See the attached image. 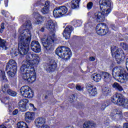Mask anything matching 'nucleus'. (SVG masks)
<instances>
[{
    "label": "nucleus",
    "instance_id": "nucleus-1",
    "mask_svg": "<svg viewBox=\"0 0 128 128\" xmlns=\"http://www.w3.org/2000/svg\"><path fill=\"white\" fill-rule=\"evenodd\" d=\"M40 62V57L38 54H28L26 56V60L24 61L20 71L22 72V76L24 80L29 82H36V76L34 66H38Z\"/></svg>",
    "mask_w": 128,
    "mask_h": 128
},
{
    "label": "nucleus",
    "instance_id": "nucleus-2",
    "mask_svg": "<svg viewBox=\"0 0 128 128\" xmlns=\"http://www.w3.org/2000/svg\"><path fill=\"white\" fill-rule=\"evenodd\" d=\"M45 26L52 34V36L50 35L48 37L46 36H44L41 38V42L45 50L50 52V50H52V44L54 42V40H56L54 32H56V23L54 22L52 20H49L45 24Z\"/></svg>",
    "mask_w": 128,
    "mask_h": 128
},
{
    "label": "nucleus",
    "instance_id": "nucleus-3",
    "mask_svg": "<svg viewBox=\"0 0 128 128\" xmlns=\"http://www.w3.org/2000/svg\"><path fill=\"white\" fill-rule=\"evenodd\" d=\"M32 40V33L28 29L22 30L18 38V50L22 56L28 54L30 50V44Z\"/></svg>",
    "mask_w": 128,
    "mask_h": 128
},
{
    "label": "nucleus",
    "instance_id": "nucleus-4",
    "mask_svg": "<svg viewBox=\"0 0 128 128\" xmlns=\"http://www.w3.org/2000/svg\"><path fill=\"white\" fill-rule=\"evenodd\" d=\"M100 11L93 15V18L98 22H102L106 20V16L112 12V1L110 0H100Z\"/></svg>",
    "mask_w": 128,
    "mask_h": 128
},
{
    "label": "nucleus",
    "instance_id": "nucleus-5",
    "mask_svg": "<svg viewBox=\"0 0 128 128\" xmlns=\"http://www.w3.org/2000/svg\"><path fill=\"white\" fill-rule=\"evenodd\" d=\"M112 75L114 78H119L120 80L122 82H126L128 80V74L122 66L114 67L112 70Z\"/></svg>",
    "mask_w": 128,
    "mask_h": 128
},
{
    "label": "nucleus",
    "instance_id": "nucleus-6",
    "mask_svg": "<svg viewBox=\"0 0 128 128\" xmlns=\"http://www.w3.org/2000/svg\"><path fill=\"white\" fill-rule=\"evenodd\" d=\"M56 54L64 60H69L72 56V50L70 48L64 46L58 47L56 50Z\"/></svg>",
    "mask_w": 128,
    "mask_h": 128
},
{
    "label": "nucleus",
    "instance_id": "nucleus-7",
    "mask_svg": "<svg viewBox=\"0 0 128 128\" xmlns=\"http://www.w3.org/2000/svg\"><path fill=\"white\" fill-rule=\"evenodd\" d=\"M111 102L114 104L128 108V100L124 99L122 94L116 93L111 98Z\"/></svg>",
    "mask_w": 128,
    "mask_h": 128
},
{
    "label": "nucleus",
    "instance_id": "nucleus-8",
    "mask_svg": "<svg viewBox=\"0 0 128 128\" xmlns=\"http://www.w3.org/2000/svg\"><path fill=\"white\" fill-rule=\"evenodd\" d=\"M6 70H8L7 74L10 78H14L16 74V62L14 60L9 61L6 66Z\"/></svg>",
    "mask_w": 128,
    "mask_h": 128
},
{
    "label": "nucleus",
    "instance_id": "nucleus-9",
    "mask_svg": "<svg viewBox=\"0 0 128 128\" xmlns=\"http://www.w3.org/2000/svg\"><path fill=\"white\" fill-rule=\"evenodd\" d=\"M68 8L66 6H60L56 8L53 11V14L54 18H60V16H66L68 14Z\"/></svg>",
    "mask_w": 128,
    "mask_h": 128
},
{
    "label": "nucleus",
    "instance_id": "nucleus-10",
    "mask_svg": "<svg viewBox=\"0 0 128 128\" xmlns=\"http://www.w3.org/2000/svg\"><path fill=\"white\" fill-rule=\"evenodd\" d=\"M21 94L26 98H34V92L28 86H24L20 88Z\"/></svg>",
    "mask_w": 128,
    "mask_h": 128
},
{
    "label": "nucleus",
    "instance_id": "nucleus-11",
    "mask_svg": "<svg viewBox=\"0 0 128 128\" xmlns=\"http://www.w3.org/2000/svg\"><path fill=\"white\" fill-rule=\"evenodd\" d=\"M96 34L100 36H104L108 32V28H106V25L104 23L98 24L96 28Z\"/></svg>",
    "mask_w": 128,
    "mask_h": 128
},
{
    "label": "nucleus",
    "instance_id": "nucleus-12",
    "mask_svg": "<svg viewBox=\"0 0 128 128\" xmlns=\"http://www.w3.org/2000/svg\"><path fill=\"white\" fill-rule=\"evenodd\" d=\"M28 99H22L20 100L18 103V108L20 112H26L28 106Z\"/></svg>",
    "mask_w": 128,
    "mask_h": 128
},
{
    "label": "nucleus",
    "instance_id": "nucleus-13",
    "mask_svg": "<svg viewBox=\"0 0 128 128\" xmlns=\"http://www.w3.org/2000/svg\"><path fill=\"white\" fill-rule=\"evenodd\" d=\"M30 48L31 50L34 52H36L37 54L40 52L42 50L40 44V43L38 41H32L31 42Z\"/></svg>",
    "mask_w": 128,
    "mask_h": 128
},
{
    "label": "nucleus",
    "instance_id": "nucleus-14",
    "mask_svg": "<svg viewBox=\"0 0 128 128\" xmlns=\"http://www.w3.org/2000/svg\"><path fill=\"white\" fill-rule=\"evenodd\" d=\"M74 30V28L71 26H67L64 30L62 34L66 40H68L70 38V34Z\"/></svg>",
    "mask_w": 128,
    "mask_h": 128
},
{
    "label": "nucleus",
    "instance_id": "nucleus-15",
    "mask_svg": "<svg viewBox=\"0 0 128 128\" xmlns=\"http://www.w3.org/2000/svg\"><path fill=\"white\" fill-rule=\"evenodd\" d=\"M114 50H116L115 52ZM111 52L112 53V56L115 55V58L116 60L117 64H120L122 62V59L120 58V54L118 53V49L116 50L115 48L112 47Z\"/></svg>",
    "mask_w": 128,
    "mask_h": 128
},
{
    "label": "nucleus",
    "instance_id": "nucleus-16",
    "mask_svg": "<svg viewBox=\"0 0 128 128\" xmlns=\"http://www.w3.org/2000/svg\"><path fill=\"white\" fill-rule=\"evenodd\" d=\"M46 122V118L39 117L36 119L34 124L36 128H42V126H45L44 124Z\"/></svg>",
    "mask_w": 128,
    "mask_h": 128
},
{
    "label": "nucleus",
    "instance_id": "nucleus-17",
    "mask_svg": "<svg viewBox=\"0 0 128 128\" xmlns=\"http://www.w3.org/2000/svg\"><path fill=\"white\" fill-rule=\"evenodd\" d=\"M86 88L89 94H91V96H96L98 94V91L96 90V88H94V86H92V85L90 84H87Z\"/></svg>",
    "mask_w": 128,
    "mask_h": 128
},
{
    "label": "nucleus",
    "instance_id": "nucleus-18",
    "mask_svg": "<svg viewBox=\"0 0 128 128\" xmlns=\"http://www.w3.org/2000/svg\"><path fill=\"white\" fill-rule=\"evenodd\" d=\"M34 16L35 18H36V20L35 21V24H42V20H44V17L42 16L38 12L34 13Z\"/></svg>",
    "mask_w": 128,
    "mask_h": 128
},
{
    "label": "nucleus",
    "instance_id": "nucleus-19",
    "mask_svg": "<svg viewBox=\"0 0 128 128\" xmlns=\"http://www.w3.org/2000/svg\"><path fill=\"white\" fill-rule=\"evenodd\" d=\"M36 116L34 112H28L25 114V120L26 122H28V120L32 121L34 120Z\"/></svg>",
    "mask_w": 128,
    "mask_h": 128
},
{
    "label": "nucleus",
    "instance_id": "nucleus-20",
    "mask_svg": "<svg viewBox=\"0 0 128 128\" xmlns=\"http://www.w3.org/2000/svg\"><path fill=\"white\" fill-rule=\"evenodd\" d=\"M102 76L103 80L106 82H108L112 78V75L108 72H102Z\"/></svg>",
    "mask_w": 128,
    "mask_h": 128
},
{
    "label": "nucleus",
    "instance_id": "nucleus-21",
    "mask_svg": "<svg viewBox=\"0 0 128 128\" xmlns=\"http://www.w3.org/2000/svg\"><path fill=\"white\" fill-rule=\"evenodd\" d=\"M41 12L43 14H48L50 12V4L48 2H45L44 6L42 9Z\"/></svg>",
    "mask_w": 128,
    "mask_h": 128
},
{
    "label": "nucleus",
    "instance_id": "nucleus-22",
    "mask_svg": "<svg viewBox=\"0 0 128 128\" xmlns=\"http://www.w3.org/2000/svg\"><path fill=\"white\" fill-rule=\"evenodd\" d=\"M96 124L94 122H90V121L85 122L83 124L84 128H96Z\"/></svg>",
    "mask_w": 128,
    "mask_h": 128
},
{
    "label": "nucleus",
    "instance_id": "nucleus-23",
    "mask_svg": "<svg viewBox=\"0 0 128 128\" xmlns=\"http://www.w3.org/2000/svg\"><path fill=\"white\" fill-rule=\"evenodd\" d=\"M56 62H52V64L51 63L50 65L46 66V70L52 72V70H55L56 68Z\"/></svg>",
    "mask_w": 128,
    "mask_h": 128
},
{
    "label": "nucleus",
    "instance_id": "nucleus-24",
    "mask_svg": "<svg viewBox=\"0 0 128 128\" xmlns=\"http://www.w3.org/2000/svg\"><path fill=\"white\" fill-rule=\"evenodd\" d=\"M72 24L76 28L81 26L82 24V21L80 20L74 19L72 22Z\"/></svg>",
    "mask_w": 128,
    "mask_h": 128
},
{
    "label": "nucleus",
    "instance_id": "nucleus-25",
    "mask_svg": "<svg viewBox=\"0 0 128 128\" xmlns=\"http://www.w3.org/2000/svg\"><path fill=\"white\" fill-rule=\"evenodd\" d=\"M102 76L100 74H94L92 76V78L94 80V82H100V80H102Z\"/></svg>",
    "mask_w": 128,
    "mask_h": 128
},
{
    "label": "nucleus",
    "instance_id": "nucleus-26",
    "mask_svg": "<svg viewBox=\"0 0 128 128\" xmlns=\"http://www.w3.org/2000/svg\"><path fill=\"white\" fill-rule=\"evenodd\" d=\"M80 0H72L71 2V7L72 8H76L78 6V3Z\"/></svg>",
    "mask_w": 128,
    "mask_h": 128
},
{
    "label": "nucleus",
    "instance_id": "nucleus-27",
    "mask_svg": "<svg viewBox=\"0 0 128 128\" xmlns=\"http://www.w3.org/2000/svg\"><path fill=\"white\" fill-rule=\"evenodd\" d=\"M112 88H116V90H120V92L123 90L122 87V86H120V84L118 82H114L112 85Z\"/></svg>",
    "mask_w": 128,
    "mask_h": 128
},
{
    "label": "nucleus",
    "instance_id": "nucleus-28",
    "mask_svg": "<svg viewBox=\"0 0 128 128\" xmlns=\"http://www.w3.org/2000/svg\"><path fill=\"white\" fill-rule=\"evenodd\" d=\"M28 126V124L23 122H18L17 124L18 128H26Z\"/></svg>",
    "mask_w": 128,
    "mask_h": 128
},
{
    "label": "nucleus",
    "instance_id": "nucleus-29",
    "mask_svg": "<svg viewBox=\"0 0 128 128\" xmlns=\"http://www.w3.org/2000/svg\"><path fill=\"white\" fill-rule=\"evenodd\" d=\"M103 94L106 96H108L110 92V90L108 87H104L102 89Z\"/></svg>",
    "mask_w": 128,
    "mask_h": 128
},
{
    "label": "nucleus",
    "instance_id": "nucleus-30",
    "mask_svg": "<svg viewBox=\"0 0 128 128\" xmlns=\"http://www.w3.org/2000/svg\"><path fill=\"white\" fill-rule=\"evenodd\" d=\"M108 106H110V101H105L102 104V105L101 106V110H104L106 109V108Z\"/></svg>",
    "mask_w": 128,
    "mask_h": 128
},
{
    "label": "nucleus",
    "instance_id": "nucleus-31",
    "mask_svg": "<svg viewBox=\"0 0 128 128\" xmlns=\"http://www.w3.org/2000/svg\"><path fill=\"white\" fill-rule=\"evenodd\" d=\"M0 46L3 48V50H6L7 48L6 46V40H2L0 38Z\"/></svg>",
    "mask_w": 128,
    "mask_h": 128
},
{
    "label": "nucleus",
    "instance_id": "nucleus-32",
    "mask_svg": "<svg viewBox=\"0 0 128 128\" xmlns=\"http://www.w3.org/2000/svg\"><path fill=\"white\" fill-rule=\"evenodd\" d=\"M9 86L8 84H6L4 85V86H2V90L4 94H6V92H8V91L9 90H8Z\"/></svg>",
    "mask_w": 128,
    "mask_h": 128
},
{
    "label": "nucleus",
    "instance_id": "nucleus-33",
    "mask_svg": "<svg viewBox=\"0 0 128 128\" xmlns=\"http://www.w3.org/2000/svg\"><path fill=\"white\" fill-rule=\"evenodd\" d=\"M120 46L124 50H128V44L124 42H121L120 44Z\"/></svg>",
    "mask_w": 128,
    "mask_h": 128
},
{
    "label": "nucleus",
    "instance_id": "nucleus-34",
    "mask_svg": "<svg viewBox=\"0 0 128 128\" xmlns=\"http://www.w3.org/2000/svg\"><path fill=\"white\" fill-rule=\"evenodd\" d=\"M8 94L12 96H16V92L10 90H8Z\"/></svg>",
    "mask_w": 128,
    "mask_h": 128
},
{
    "label": "nucleus",
    "instance_id": "nucleus-35",
    "mask_svg": "<svg viewBox=\"0 0 128 128\" xmlns=\"http://www.w3.org/2000/svg\"><path fill=\"white\" fill-rule=\"evenodd\" d=\"M120 116V114H118V112L116 110H114L111 113V116Z\"/></svg>",
    "mask_w": 128,
    "mask_h": 128
},
{
    "label": "nucleus",
    "instance_id": "nucleus-36",
    "mask_svg": "<svg viewBox=\"0 0 128 128\" xmlns=\"http://www.w3.org/2000/svg\"><path fill=\"white\" fill-rule=\"evenodd\" d=\"M1 14H2V16H4L6 18H8L10 16V13H8V12L4 11V10L2 11Z\"/></svg>",
    "mask_w": 128,
    "mask_h": 128
},
{
    "label": "nucleus",
    "instance_id": "nucleus-37",
    "mask_svg": "<svg viewBox=\"0 0 128 128\" xmlns=\"http://www.w3.org/2000/svg\"><path fill=\"white\" fill-rule=\"evenodd\" d=\"M92 6H94V4L92 3V2H89L87 4L88 10H92Z\"/></svg>",
    "mask_w": 128,
    "mask_h": 128
},
{
    "label": "nucleus",
    "instance_id": "nucleus-38",
    "mask_svg": "<svg viewBox=\"0 0 128 128\" xmlns=\"http://www.w3.org/2000/svg\"><path fill=\"white\" fill-rule=\"evenodd\" d=\"M25 26L26 28H32V22L30 21H26L25 23Z\"/></svg>",
    "mask_w": 128,
    "mask_h": 128
},
{
    "label": "nucleus",
    "instance_id": "nucleus-39",
    "mask_svg": "<svg viewBox=\"0 0 128 128\" xmlns=\"http://www.w3.org/2000/svg\"><path fill=\"white\" fill-rule=\"evenodd\" d=\"M28 108H30L32 110H36V108H34V105L32 103H30Z\"/></svg>",
    "mask_w": 128,
    "mask_h": 128
},
{
    "label": "nucleus",
    "instance_id": "nucleus-40",
    "mask_svg": "<svg viewBox=\"0 0 128 128\" xmlns=\"http://www.w3.org/2000/svg\"><path fill=\"white\" fill-rule=\"evenodd\" d=\"M76 98V96H74V94H73L72 96H71L70 97V102H73L74 101V98Z\"/></svg>",
    "mask_w": 128,
    "mask_h": 128
},
{
    "label": "nucleus",
    "instance_id": "nucleus-41",
    "mask_svg": "<svg viewBox=\"0 0 128 128\" xmlns=\"http://www.w3.org/2000/svg\"><path fill=\"white\" fill-rule=\"evenodd\" d=\"M3 30H4V23H2L1 24V28L0 30V32H2Z\"/></svg>",
    "mask_w": 128,
    "mask_h": 128
},
{
    "label": "nucleus",
    "instance_id": "nucleus-42",
    "mask_svg": "<svg viewBox=\"0 0 128 128\" xmlns=\"http://www.w3.org/2000/svg\"><path fill=\"white\" fill-rule=\"evenodd\" d=\"M18 110H15L12 112L14 116H16L18 114Z\"/></svg>",
    "mask_w": 128,
    "mask_h": 128
},
{
    "label": "nucleus",
    "instance_id": "nucleus-43",
    "mask_svg": "<svg viewBox=\"0 0 128 128\" xmlns=\"http://www.w3.org/2000/svg\"><path fill=\"white\" fill-rule=\"evenodd\" d=\"M41 128H50V126L48 124H45L44 126H42Z\"/></svg>",
    "mask_w": 128,
    "mask_h": 128
},
{
    "label": "nucleus",
    "instance_id": "nucleus-44",
    "mask_svg": "<svg viewBox=\"0 0 128 128\" xmlns=\"http://www.w3.org/2000/svg\"><path fill=\"white\" fill-rule=\"evenodd\" d=\"M8 0H4V4L6 8H8Z\"/></svg>",
    "mask_w": 128,
    "mask_h": 128
},
{
    "label": "nucleus",
    "instance_id": "nucleus-45",
    "mask_svg": "<svg viewBox=\"0 0 128 128\" xmlns=\"http://www.w3.org/2000/svg\"><path fill=\"white\" fill-rule=\"evenodd\" d=\"M96 60V58L94 56H91L90 58V62H94V60Z\"/></svg>",
    "mask_w": 128,
    "mask_h": 128
},
{
    "label": "nucleus",
    "instance_id": "nucleus-46",
    "mask_svg": "<svg viewBox=\"0 0 128 128\" xmlns=\"http://www.w3.org/2000/svg\"><path fill=\"white\" fill-rule=\"evenodd\" d=\"M76 89L78 90H82V87L80 86H76Z\"/></svg>",
    "mask_w": 128,
    "mask_h": 128
},
{
    "label": "nucleus",
    "instance_id": "nucleus-47",
    "mask_svg": "<svg viewBox=\"0 0 128 128\" xmlns=\"http://www.w3.org/2000/svg\"><path fill=\"white\" fill-rule=\"evenodd\" d=\"M124 128H128V123H124L123 125Z\"/></svg>",
    "mask_w": 128,
    "mask_h": 128
},
{
    "label": "nucleus",
    "instance_id": "nucleus-48",
    "mask_svg": "<svg viewBox=\"0 0 128 128\" xmlns=\"http://www.w3.org/2000/svg\"><path fill=\"white\" fill-rule=\"evenodd\" d=\"M40 30L42 32H44V27L42 28Z\"/></svg>",
    "mask_w": 128,
    "mask_h": 128
},
{
    "label": "nucleus",
    "instance_id": "nucleus-49",
    "mask_svg": "<svg viewBox=\"0 0 128 128\" xmlns=\"http://www.w3.org/2000/svg\"><path fill=\"white\" fill-rule=\"evenodd\" d=\"M126 65L128 66V58H127L126 60Z\"/></svg>",
    "mask_w": 128,
    "mask_h": 128
},
{
    "label": "nucleus",
    "instance_id": "nucleus-50",
    "mask_svg": "<svg viewBox=\"0 0 128 128\" xmlns=\"http://www.w3.org/2000/svg\"><path fill=\"white\" fill-rule=\"evenodd\" d=\"M108 128H118L116 126H110Z\"/></svg>",
    "mask_w": 128,
    "mask_h": 128
},
{
    "label": "nucleus",
    "instance_id": "nucleus-51",
    "mask_svg": "<svg viewBox=\"0 0 128 128\" xmlns=\"http://www.w3.org/2000/svg\"><path fill=\"white\" fill-rule=\"evenodd\" d=\"M124 116H128V112H126L124 113Z\"/></svg>",
    "mask_w": 128,
    "mask_h": 128
},
{
    "label": "nucleus",
    "instance_id": "nucleus-52",
    "mask_svg": "<svg viewBox=\"0 0 128 128\" xmlns=\"http://www.w3.org/2000/svg\"><path fill=\"white\" fill-rule=\"evenodd\" d=\"M0 128H6V126H0Z\"/></svg>",
    "mask_w": 128,
    "mask_h": 128
},
{
    "label": "nucleus",
    "instance_id": "nucleus-53",
    "mask_svg": "<svg viewBox=\"0 0 128 128\" xmlns=\"http://www.w3.org/2000/svg\"><path fill=\"white\" fill-rule=\"evenodd\" d=\"M114 24H112V28L114 29Z\"/></svg>",
    "mask_w": 128,
    "mask_h": 128
},
{
    "label": "nucleus",
    "instance_id": "nucleus-54",
    "mask_svg": "<svg viewBox=\"0 0 128 128\" xmlns=\"http://www.w3.org/2000/svg\"><path fill=\"white\" fill-rule=\"evenodd\" d=\"M6 100L7 102H8V98H6V100H5V101Z\"/></svg>",
    "mask_w": 128,
    "mask_h": 128
},
{
    "label": "nucleus",
    "instance_id": "nucleus-55",
    "mask_svg": "<svg viewBox=\"0 0 128 128\" xmlns=\"http://www.w3.org/2000/svg\"><path fill=\"white\" fill-rule=\"evenodd\" d=\"M106 124H108V122H106Z\"/></svg>",
    "mask_w": 128,
    "mask_h": 128
},
{
    "label": "nucleus",
    "instance_id": "nucleus-56",
    "mask_svg": "<svg viewBox=\"0 0 128 128\" xmlns=\"http://www.w3.org/2000/svg\"><path fill=\"white\" fill-rule=\"evenodd\" d=\"M26 128H28V126L27 127H26Z\"/></svg>",
    "mask_w": 128,
    "mask_h": 128
},
{
    "label": "nucleus",
    "instance_id": "nucleus-57",
    "mask_svg": "<svg viewBox=\"0 0 128 128\" xmlns=\"http://www.w3.org/2000/svg\"><path fill=\"white\" fill-rule=\"evenodd\" d=\"M20 30H20V29L19 32H20Z\"/></svg>",
    "mask_w": 128,
    "mask_h": 128
},
{
    "label": "nucleus",
    "instance_id": "nucleus-58",
    "mask_svg": "<svg viewBox=\"0 0 128 128\" xmlns=\"http://www.w3.org/2000/svg\"><path fill=\"white\" fill-rule=\"evenodd\" d=\"M1 102H2V100H1Z\"/></svg>",
    "mask_w": 128,
    "mask_h": 128
}]
</instances>
